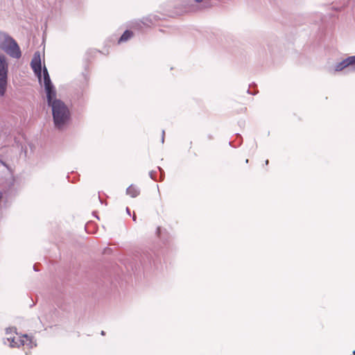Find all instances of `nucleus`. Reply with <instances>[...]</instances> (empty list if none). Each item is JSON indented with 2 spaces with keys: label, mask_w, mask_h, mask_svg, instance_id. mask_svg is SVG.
Here are the masks:
<instances>
[{
  "label": "nucleus",
  "mask_w": 355,
  "mask_h": 355,
  "mask_svg": "<svg viewBox=\"0 0 355 355\" xmlns=\"http://www.w3.org/2000/svg\"><path fill=\"white\" fill-rule=\"evenodd\" d=\"M141 20L144 21L146 24L147 22L153 23V21H152V19H150V17H144Z\"/></svg>",
  "instance_id": "obj_19"
},
{
  "label": "nucleus",
  "mask_w": 355,
  "mask_h": 355,
  "mask_svg": "<svg viewBox=\"0 0 355 355\" xmlns=\"http://www.w3.org/2000/svg\"><path fill=\"white\" fill-rule=\"evenodd\" d=\"M44 87L46 96V100L56 96V90L53 85L50 76H46L43 78Z\"/></svg>",
  "instance_id": "obj_8"
},
{
  "label": "nucleus",
  "mask_w": 355,
  "mask_h": 355,
  "mask_svg": "<svg viewBox=\"0 0 355 355\" xmlns=\"http://www.w3.org/2000/svg\"><path fill=\"white\" fill-rule=\"evenodd\" d=\"M83 76H84L85 79L86 80H88L87 75V74H85V73H83Z\"/></svg>",
  "instance_id": "obj_25"
},
{
  "label": "nucleus",
  "mask_w": 355,
  "mask_h": 355,
  "mask_svg": "<svg viewBox=\"0 0 355 355\" xmlns=\"http://www.w3.org/2000/svg\"><path fill=\"white\" fill-rule=\"evenodd\" d=\"M139 189L134 184L130 185L126 189V194L132 198L137 197L139 195Z\"/></svg>",
  "instance_id": "obj_10"
},
{
  "label": "nucleus",
  "mask_w": 355,
  "mask_h": 355,
  "mask_svg": "<svg viewBox=\"0 0 355 355\" xmlns=\"http://www.w3.org/2000/svg\"><path fill=\"white\" fill-rule=\"evenodd\" d=\"M353 355H355V350L353 351Z\"/></svg>",
  "instance_id": "obj_30"
},
{
  "label": "nucleus",
  "mask_w": 355,
  "mask_h": 355,
  "mask_svg": "<svg viewBox=\"0 0 355 355\" xmlns=\"http://www.w3.org/2000/svg\"><path fill=\"white\" fill-rule=\"evenodd\" d=\"M245 163H248V159H245Z\"/></svg>",
  "instance_id": "obj_29"
},
{
  "label": "nucleus",
  "mask_w": 355,
  "mask_h": 355,
  "mask_svg": "<svg viewBox=\"0 0 355 355\" xmlns=\"http://www.w3.org/2000/svg\"><path fill=\"white\" fill-rule=\"evenodd\" d=\"M157 169L160 173V180L159 181H162L164 178V171L160 167L157 166Z\"/></svg>",
  "instance_id": "obj_15"
},
{
  "label": "nucleus",
  "mask_w": 355,
  "mask_h": 355,
  "mask_svg": "<svg viewBox=\"0 0 355 355\" xmlns=\"http://www.w3.org/2000/svg\"><path fill=\"white\" fill-rule=\"evenodd\" d=\"M149 176L150 178L155 180V181H157V178H156V171H151L149 172Z\"/></svg>",
  "instance_id": "obj_16"
},
{
  "label": "nucleus",
  "mask_w": 355,
  "mask_h": 355,
  "mask_svg": "<svg viewBox=\"0 0 355 355\" xmlns=\"http://www.w3.org/2000/svg\"><path fill=\"white\" fill-rule=\"evenodd\" d=\"M142 24L146 25L144 21L141 19H133L128 22V26L131 28L140 30L142 28Z\"/></svg>",
  "instance_id": "obj_11"
},
{
  "label": "nucleus",
  "mask_w": 355,
  "mask_h": 355,
  "mask_svg": "<svg viewBox=\"0 0 355 355\" xmlns=\"http://www.w3.org/2000/svg\"><path fill=\"white\" fill-rule=\"evenodd\" d=\"M101 334L102 336H105V332L104 331H101Z\"/></svg>",
  "instance_id": "obj_27"
},
{
  "label": "nucleus",
  "mask_w": 355,
  "mask_h": 355,
  "mask_svg": "<svg viewBox=\"0 0 355 355\" xmlns=\"http://www.w3.org/2000/svg\"><path fill=\"white\" fill-rule=\"evenodd\" d=\"M10 43L9 46L3 48V51L12 58H20L21 57V51L17 42L15 40H12Z\"/></svg>",
  "instance_id": "obj_6"
},
{
  "label": "nucleus",
  "mask_w": 355,
  "mask_h": 355,
  "mask_svg": "<svg viewBox=\"0 0 355 355\" xmlns=\"http://www.w3.org/2000/svg\"><path fill=\"white\" fill-rule=\"evenodd\" d=\"M164 135H165V131H164V130H162V138H161V141H162V144L164 142Z\"/></svg>",
  "instance_id": "obj_20"
},
{
  "label": "nucleus",
  "mask_w": 355,
  "mask_h": 355,
  "mask_svg": "<svg viewBox=\"0 0 355 355\" xmlns=\"http://www.w3.org/2000/svg\"><path fill=\"white\" fill-rule=\"evenodd\" d=\"M126 213L128 214V216H131L130 210L128 207L126 208Z\"/></svg>",
  "instance_id": "obj_22"
},
{
  "label": "nucleus",
  "mask_w": 355,
  "mask_h": 355,
  "mask_svg": "<svg viewBox=\"0 0 355 355\" xmlns=\"http://www.w3.org/2000/svg\"><path fill=\"white\" fill-rule=\"evenodd\" d=\"M132 220L133 221L136 222L137 221V217L134 214L133 216H132Z\"/></svg>",
  "instance_id": "obj_26"
},
{
  "label": "nucleus",
  "mask_w": 355,
  "mask_h": 355,
  "mask_svg": "<svg viewBox=\"0 0 355 355\" xmlns=\"http://www.w3.org/2000/svg\"><path fill=\"white\" fill-rule=\"evenodd\" d=\"M42 75L43 76V78L46 76H49L48 70L45 66L43 68H42Z\"/></svg>",
  "instance_id": "obj_17"
},
{
  "label": "nucleus",
  "mask_w": 355,
  "mask_h": 355,
  "mask_svg": "<svg viewBox=\"0 0 355 355\" xmlns=\"http://www.w3.org/2000/svg\"><path fill=\"white\" fill-rule=\"evenodd\" d=\"M268 163H269V161L268 159H266V162H265L266 165H268Z\"/></svg>",
  "instance_id": "obj_28"
},
{
  "label": "nucleus",
  "mask_w": 355,
  "mask_h": 355,
  "mask_svg": "<svg viewBox=\"0 0 355 355\" xmlns=\"http://www.w3.org/2000/svg\"><path fill=\"white\" fill-rule=\"evenodd\" d=\"M8 82V64L4 55L0 54V96L6 94Z\"/></svg>",
  "instance_id": "obj_3"
},
{
  "label": "nucleus",
  "mask_w": 355,
  "mask_h": 355,
  "mask_svg": "<svg viewBox=\"0 0 355 355\" xmlns=\"http://www.w3.org/2000/svg\"><path fill=\"white\" fill-rule=\"evenodd\" d=\"M247 92L250 94H252V95H255L257 94V92H252L249 89L247 90Z\"/></svg>",
  "instance_id": "obj_21"
},
{
  "label": "nucleus",
  "mask_w": 355,
  "mask_h": 355,
  "mask_svg": "<svg viewBox=\"0 0 355 355\" xmlns=\"http://www.w3.org/2000/svg\"><path fill=\"white\" fill-rule=\"evenodd\" d=\"M33 270H34L35 271H38V270H39V269L37 268V265H36V264H35V265H34V266H33Z\"/></svg>",
  "instance_id": "obj_24"
},
{
  "label": "nucleus",
  "mask_w": 355,
  "mask_h": 355,
  "mask_svg": "<svg viewBox=\"0 0 355 355\" xmlns=\"http://www.w3.org/2000/svg\"><path fill=\"white\" fill-rule=\"evenodd\" d=\"M132 36H133L132 31H131L130 30H125L123 32V33L121 35V37H119V39L118 40V43L120 44L122 42H127L130 38H132Z\"/></svg>",
  "instance_id": "obj_12"
},
{
  "label": "nucleus",
  "mask_w": 355,
  "mask_h": 355,
  "mask_svg": "<svg viewBox=\"0 0 355 355\" xmlns=\"http://www.w3.org/2000/svg\"><path fill=\"white\" fill-rule=\"evenodd\" d=\"M347 68H348V63L347 61V58L343 60L341 62H338L335 65V71H341Z\"/></svg>",
  "instance_id": "obj_13"
},
{
  "label": "nucleus",
  "mask_w": 355,
  "mask_h": 355,
  "mask_svg": "<svg viewBox=\"0 0 355 355\" xmlns=\"http://www.w3.org/2000/svg\"><path fill=\"white\" fill-rule=\"evenodd\" d=\"M16 331V328L9 327V328L6 329V334H12V331Z\"/></svg>",
  "instance_id": "obj_18"
},
{
  "label": "nucleus",
  "mask_w": 355,
  "mask_h": 355,
  "mask_svg": "<svg viewBox=\"0 0 355 355\" xmlns=\"http://www.w3.org/2000/svg\"><path fill=\"white\" fill-rule=\"evenodd\" d=\"M47 105L51 108L53 121L55 128L62 130L71 120V112L67 105L56 96L46 100Z\"/></svg>",
  "instance_id": "obj_1"
},
{
  "label": "nucleus",
  "mask_w": 355,
  "mask_h": 355,
  "mask_svg": "<svg viewBox=\"0 0 355 355\" xmlns=\"http://www.w3.org/2000/svg\"><path fill=\"white\" fill-rule=\"evenodd\" d=\"M23 338H26V340L20 337L10 336L6 338L7 342L4 341V344H8L11 347H19L21 345H27L30 348H33L37 345L36 343H33L32 337L28 334H24Z\"/></svg>",
  "instance_id": "obj_4"
},
{
  "label": "nucleus",
  "mask_w": 355,
  "mask_h": 355,
  "mask_svg": "<svg viewBox=\"0 0 355 355\" xmlns=\"http://www.w3.org/2000/svg\"><path fill=\"white\" fill-rule=\"evenodd\" d=\"M15 40L10 35L6 33L0 32V49L3 51V48L9 46L10 41Z\"/></svg>",
  "instance_id": "obj_9"
},
{
  "label": "nucleus",
  "mask_w": 355,
  "mask_h": 355,
  "mask_svg": "<svg viewBox=\"0 0 355 355\" xmlns=\"http://www.w3.org/2000/svg\"><path fill=\"white\" fill-rule=\"evenodd\" d=\"M347 61L348 63V68L355 70V55L348 56L347 58Z\"/></svg>",
  "instance_id": "obj_14"
},
{
  "label": "nucleus",
  "mask_w": 355,
  "mask_h": 355,
  "mask_svg": "<svg viewBox=\"0 0 355 355\" xmlns=\"http://www.w3.org/2000/svg\"><path fill=\"white\" fill-rule=\"evenodd\" d=\"M188 6L187 10L197 11L211 7V2L210 0H193Z\"/></svg>",
  "instance_id": "obj_7"
},
{
  "label": "nucleus",
  "mask_w": 355,
  "mask_h": 355,
  "mask_svg": "<svg viewBox=\"0 0 355 355\" xmlns=\"http://www.w3.org/2000/svg\"><path fill=\"white\" fill-rule=\"evenodd\" d=\"M0 163H1L2 165H3L4 166L8 167L7 164H6V162H4L3 161H2V160H1V159H0Z\"/></svg>",
  "instance_id": "obj_23"
},
{
  "label": "nucleus",
  "mask_w": 355,
  "mask_h": 355,
  "mask_svg": "<svg viewBox=\"0 0 355 355\" xmlns=\"http://www.w3.org/2000/svg\"><path fill=\"white\" fill-rule=\"evenodd\" d=\"M137 261L144 268H158V264L161 262L160 258L152 250H144L136 256Z\"/></svg>",
  "instance_id": "obj_2"
},
{
  "label": "nucleus",
  "mask_w": 355,
  "mask_h": 355,
  "mask_svg": "<svg viewBox=\"0 0 355 355\" xmlns=\"http://www.w3.org/2000/svg\"><path fill=\"white\" fill-rule=\"evenodd\" d=\"M31 67L35 73V75L37 77L39 83L42 82V63H41V58L39 51H36L33 58L31 62Z\"/></svg>",
  "instance_id": "obj_5"
}]
</instances>
